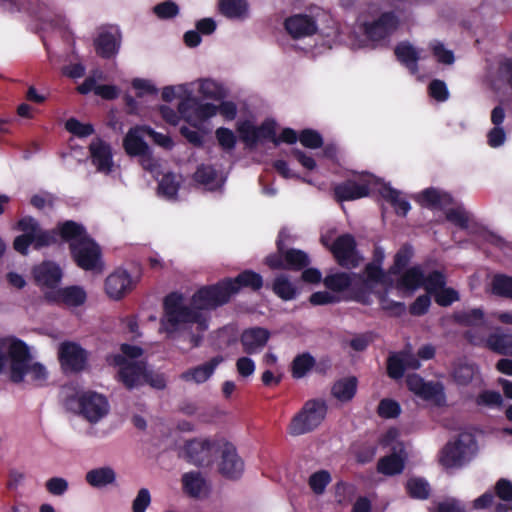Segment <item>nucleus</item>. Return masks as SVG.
<instances>
[{"label": "nucleus", "mask_w": 512, "mask_h": 512, "mask_svg": "<svg viewBox=\"0 0 512 512\" xmlns=\"http://www.w3.org/2000/svg\"><path fill=\"white\" fill-rule=\"evenodd\" d=\"M263 286V278L259 273L245 270L235 278H225L214 285L199 289L187 305L181 294L171 293L164 299V316L161 319V330L169 336L187 332L193 347L200 345L203 332L208 328L207 318L202 310H212L228 303L242 287L258 291Z\"/></svg>", "instance_id": "f257e3e1"}, {"label": "nucleus", "mask_w": 512, "mask_h": 512, "mask_svg": "<svg viewBox=\"0 0 512 512\" xmlns=\"http://www.w3.org/2000/svg\"><path fill=\"white\" fill-rule=\"evenodd\" d=\"M59 241H67L79 267L92 270L100 259L99 246L90 239L83 226H61L44 230L41 226H25L23 233L14 240V249L26 255L28 248L41 249Z\"/></svg>", "instance_id": "f03ea898"}, {"label": "nucleus", "mask_w": 512, "mask_h": 512, "mask_svg": "<svg viewBox=\"0 0 512 512\" xmlns=\"http://www.w3.org/2000/svg\"><path fill=\"white\" fill-rule=\"evenodd\" d=\"M122 355H116L114 362L120 367L118 372L120 380L128 388L132 389L144 383H148L155 389H164L166 381L163 375L147 371L144 360L139 359L143 355V349L129 344L121 345Z\"/></svg>", "instance_id": "7ed1b4c3"}, {"label": "nucleus", "mask_w": 512, "mask_h": 512, "mask_svg": "<svg viewBox=\"0 0 512 512\" xmlns=\"http://www.w3.org/2000/svg\"><path fill=\"white\" fill-rule=\"evenodd\" d=\"M8 367L13 382H21L25 375L34 381L46 379L47 372L40 363H33L28 347L17 339L0 340V372Z\"/></svg>", "instance_id": "20e7f679"}, {"label": "nucleus", "mask_w": 512, "mask_h": 512, "mask_svg": "<svg viewBox=\"0 0 512 512\" xmlns=\"http://www.w3.org/2000/svg\"><path fill=\"white\" fill-rule=\"evenodd\" d=\"M414 200L431 211H443L451 224H479L475 215L462 204H457L451 193L436 187H428L414 195Z\"/></svg>", "instance_id": "39448f33"}, {"label": "nucleus", "mask_w": 512, "mask_h": 512, "mask_svg": "<svg viewBox=\"0 0 512 512\" xmlns=\"http://www.w3.org/2000/svg\"><path fill=\"white\" fill-rule=\"evenodd\" d=\"M327 414V405L323 400L312 399L304 403L289 424V433L292 436H300L317 429L324 421Z\"/></svg>", "instance_id": "423d86ee"}, {"label": "nucleus", "mask_w": 512, "mask_h": 512, "mask_svg": "<svg viewBox=\"0 0 512 512\" xmlns=\"http://www.w3.org/2000/svg\"><path fill=\"white\" fill-rule=\"evenodd\" d=\"M475 453V441L471 434H460L454 443H448L442 450L440 463L445 468H456L470 460Z\"/></svg>", "instance_id": "0eeeda50"}, {"label": "nucleus", "mask_w": 512, "mask_h": 512, "mask_svg": "<svg viewBox=\"0 0 512 512\" xmlns=\"http://www.w3.org/2000/svg\"><path fill=\"white\" fill-rule=\"evenodd\" d=\"M321 241L330 249L335 260L341 267L352 269L359 266L361 263L362 258L356 250V242L351 235L345 234L339 236L332 245H329L324 237L321 238Z\"/></svg>", "instance_id": "6e6552de"}, {"label": "nucleus", "mask_w": 512, "mask_h": 512, "mask_svg": "<svg viewBox=\"0 0 512 512\" xmlns=\"http://www.w3.org/2000/svg\"><path fill=\"white\" fill-rule=\"evenodd\" d=\"M79 414L89 423L95 424L109 413V403L102 394L87 391L78 398Z\"/></svg>", "instance_id": "1a4fd4ad"}, {"label": "nucleus", "mask_w": 512, "mask_h": 512, "mask_svg": "<svg viewBox=\"0 0 512 512\" xmlns=\"http://www.w3.org/2000/svg\"><path fill=\"white\" fill-rule=\"evenodd\" d=\"M221 445L208 439L189 440L184 445L185 457L196 466H209Z\"/></svg>", "instance_id": "9d476101"}, {"label": "nucleus", "mask_w": 512, "mask_h": 512, "mask_svg": "<svg viewBox=\"0 0 512 512\" xmlns=\"http://www.w3.org/2000/svg\"><path fill=\"white\" fill-rule=\"evenodd\" d=\"M220 459L217 464V470L224 478L237 480L244 471V462L237 453L235 446L229 442H224L219 450Z\"/></svg>", "instance_id": "9b49d317"}, {"label": "nucleus", "mask_w": 512, "mask_h": 512, "mask_svg": "<svg viewBox=\"0 0 512 512\" xmlns=\"http://www.w3.org/2000/svg\"><path fill=\"white\" fill-rule=\"evenodd\" d=\"M399 19L393 11L383 12L376 20L364 23V34L371 41L388 38L398 28Z\"/></svg>", "instance_id": "f8f14e48"}, {"label": "nucleus", "mask_w": 512, "mask_h": 512, "mask_svg": "<svg viewBox=\"0 0 512 512\" xmlns=\"http://www.w3.org/2000/svg\"><path fill=\"white\" fill-rule=\"evenodd\" d=\"M333 198L338 203L346 201H354L370 194L369 182L360 177L359 180L346 179L340 183H337L332 188Z\"/></svg>", "instance_id": "ddd939ff"}, {"label": "nucleus", "mask_w": 512, "mask_h": 512, "mask_svg": "<svg viewBox=\"0 0 512 512\" xmlns=\"http://www.w3.org/2000/svg\"><path fill=\"white\" fill-rule=\"evenodd\" d=\"M47 301L62 304L67 307L82 306L87 300L86 290L79 285H71L57 290H49L44 293Z\"/></svg>", "instance_id": "4468645a"}, {"label": "nucleus", "mask_w": 512, "mask_h": 512, "mask_svg": "<svg viewBox=\"0 0 512 512\" xmlns=\"http://www.w3.org/2000/svg\"><path fill=\"white\" fill-rule=\"evenodd\" d=\"M284 27L293 39L310 37L318 31L316 20L307 14H295L286 18Z\"/></svg>", "instance_id": "2eb2a0df"}, {"label": "nucleus", "mask_w": 512, "mask_h": 512, "mask_svg": "<svg viewBox=\"0 0 512 512\" xmlns=\"http://www.w3.org/2000/svg\"><path fill=\"white\" fill-rule=\"evenodd\" d=\"M89 153L92 164L98 172L109 174L113 168V154L109 143L101 138H95L89 144Z\"/></svg>", "instance_id": "dca6fc26"}, {"label": "nucleus", "mask_w": 512, "mask_h": 512, "mask_svg": "<svg viewBox=\"0 0 512 512\" xmlns=\"http://www.w3.org/2000/svg\"><path fill=\"white\" fill-rule=\"evenodd\" d=\"M33 277L36 283L49 290H55L59 285L63 272L58 264L52 261H44L33 268Z\"/></svg>", "instance_id": "f3484780"}, {"label": "nucleus", "mask_w": 512, "mask_h": 512, "mask_svg": "<svg viewBox=\"0 0 512 512\" xmlns=\"http://www.w3.org/2000/svg\"><path fill=\"white\" fill-rule=\"evenodd\" d=\"M270 337L268 329L256 326L245 329L240 336V342L246 354H255L263 350Z\"/></svg>", "instance_id": "a211bd4d"}, {"label": "nucleus", "mask_w": 512, "mask_h": 512, "mask_svg": "<svg viewBox=\"0 0 512 512\" xmlns=\"http://www.w3.org/2000/svg\"><path fill=\"white\" fill-rule=\"evenodd\" d=\"M420 367L417 357L410 351L404 350L397 354H392L388 358L387 372L389 377L399 379L403 376L405 370H416Z\"/></svg>", "instance_id": "6ab92c4d"}, {"label": "nucleus", "mask_w": 512, "mask_h": 512, "mask_svg": "<svg viewBox=\"0 0 512 512\" xmlns=\"http://www.w3.org/2000/svg\"><path fill=\"white\" fill-rule=\"evenodd\" d=\"M133 288V282L129 273L125 270L118 269L110 274L105 281V291L107 295L118 300Z\"/></svg>", "instance_id": "aec40b11"}, {"label": "nucleus", "mask_w": 512, "mask_h": 512, "mask_svg": "<svg viewBox=\"0 0 512 512\" xmlns=\"http://www.w3.org/2000/svg\"><path fill=\"white\" fill-rule=\"evenodd\" d=\"M223 361V356H215L203 364L184 371L181 373L180 378L185 382H193L195 384L205 383Z\"/></svg>", "instance_id": "412c9836"}, {"label": "nucleus", "mask_w": 512, "mask_h": 512, "mask_svg": "<svg viewBox=\"0 0 512 512\" xmlns=\"http://www.w3.org/2000/svg\"><path fill=\"white\" fill-rule=\"evenodd\" d=\"M145 125H137L128 130L123 139V148L127 155L136 157L147 153L149 145L144 140Z\"/></svg>", "instance_id": "4be33fe9"}, {"label": "nucleus", "mask_w": 512, "mask_h": 512, "mask_svg": "<svg viewBox=\"0 0 512 512\" xmlns=\"http://www.w3.org/2000/svg\"><path fill=\"white\" fill-rule=\"evenodd\" d=\"M60 360L67 371H80L84 368L86 356L84 350L74 343L62 344L60 348Z\"/></svg>", "instance_id": "5701e85b"}, {"label": "nucleus", "mask_w": 512, "mask_h": 512, "mask_svg": "<svg viewBox=\"0 0 512 512\" xmlns=\"http://www.w3.org/2000/svg\"><path fill=\"white\" fill-rule=\"evenodd\" d=\"M121 35L118 30L103 31L99 33L94 41L95 50L98 56L110 59L118 53L120 48Z\"/></svg>", "instance_id": "b1692460"}, {"label": "nucleus", "mask_w": 512, "mask_h": 512, "mask_svg": "<svg viewBox=\"0 0 512 512\" xmlns=\"http://www.w3.org/2000/svg\"><path fill=\"white\" fill-rule=\"evenodd\" d=\"M390 455L382 457L378 462V471L385 475H395L402 472L406 454L401 443L393 446Z\"/></svg>", "instance_id": "393cba45"}, {"label": "nucleus", "mask_w": 512, "mask_h": 512, "mask_svg": "<svg viewBox=\"0 0 512 512\" xmlns=\"http://www.w3.org/2000/svg\"><path fill=\"white\" fill-rule=\"evenodd\" d=\"M381 197L393 208L398 216L405 217L411 209L409 201L402 196L401 191L384 185L379 191Z\"/></svg>", "instance_id": "a878e982"}, {"label": "nucleus", "mask_w": 512, "mask_h": 512, "mask_svg": "<svg viewBox=\"0 0 512 512\" xmlns=\"http://www.w3.org/2000/svg\"><path fill=\"white\" fill-rule=\"evenodd\" d=\"M394 54L397 60L404 65L411 74L418 72L420 56L416 48L409 42L403 41L396 45Z\"/></svg>", "instance_id": "bb28decb"}, {"label": "nucleus", "mask_w": 512, "mask_h": 512, "mask_svg": "<svg viewBox=\"0 0 512 512\" xmlns=\"http://www.w3.org/2000/svg\"><path fill=\"white\" fill-rule=\"evenodd\" d=\"M86 482L94 488H102L114 484L116 473L109 466L89 470L85 475Z\"/></svg>", "instance_id": "cd10ccee"}, {"label": "nucleus", "mask_w": 512, "mask_h": 512, "mask_svg": "<svg viewBox=\"0 0 512 512\" xmlns=\"http://www.w3.org/2000/svg\"><path fill=\"white\" fill-rule=\"evenodd\" d=\"M218 10L229 19H239L246 16L248 3L246 0H219Z\"/></svg>", "instance_id": "c85d7f7f"}, {"label": "nucleus", "mask_w": 512, "mask_h": 512, "mask_svg": "<svg viewBox=\"0 0 512 512\" xmlns=\"http://www.w3.org/2000/svg\"><path fill=\"white\" fill-rule=\"evenodd\" d=\"M356 388V377H346L336 381L332 386L331 392L332 395L339 401L347 402L354 397Z\"/></svg>", "instance_id": "c756f323"}, {"label": "nucleus", "mask_w": 512, "mask_h": 512, "mask_svg": "<svg viewBox=\"0 0 512 512\" xmlns=\"http://www.w3.org/2000/svg\"><path fill=\"white\" fill-rule=\"evenodd\" d=\"M487 347L501 355H508L512 347V335L495 332L488 336Z\"/></svg>", "instance_id": "7c9ffc66"}, {"label": "nucleus", "mask_w": 512, "mask_h": 512, "mask_svg": "<svg viewBox=\"0 0 512 512\" xmlns=\"http://www.w3.org/2000/svg\"><path fill=\"white\" fill-rule=\"evenodd\" d=\"M273 292L281 299L292 300L297 295V289L286 275H279L275 278L272 285Z\"/></svg>", "instance_id": "2f4dec72"}, {"label": "nucleus", "mask_w": 512, "mask_h": 512, "mask_svg": "<svg viewBox=\"0 0 512 512\" xmlns=\"http://www.w3.org/2000/svg\"><path fill=\"white\" fill-rule=\"evenodd\" d=\"M182 483L185 492L191 497H199L205 489V480L199 472L185 473Z\"/></svg>", "instance_id": "473e14b6"}, {"label": "nucleus", "mask_w": 512, "mask_h": 512, "mask_svg": "<svg viewBox=\"0 0 512 512\" xmlns=\"http://www.w3.org/2000/svg\"><path fill=\"white\" fill-rule=\"evenodd\" d=\"M424 282V273L419 266H414L406 270L400 280L399 286L414 291L422 286Z\"/></svg>", "instance_id": "72a5a7b5"}, {"label": "nucleus", "mask_w": 512, "mask_h": 512, "mask_svg": "<svg viewBox=\"0 0 512 512\" xmlns=\"http://www.w3.org/2000/svg\"><path fill=\"white\" fill-rule=\"evenodd\" d=\"M180 184L175 174L169 172L162 176L158 184V193L167 199L176 197Z\"/></svg>", "instance_id": "f704fd0d"}, {"label": "nucleus", "mask_w": 512, "mask_h": 512, "mask_svg": "<svg viewBox=\"0 0 512 512\" xmlns=\"http://www.w3.org/2000/svg\"><path fill=\"white\" fill-rule=\"evenodd\" d=\"M286 269L300 270L309 264L306 253L297 249H289L284 252Z\"/></svg>", "instance_id": "c9c22d12"}, {"label": "nucleus", "mask_w": 512, "mask_h": 512, "mask_svg": "<svg viewBox=\"0 0 512 512\" xmlns=\"http://www.w3.org/2000/svg\"><path fill=\"white\" fill-rule=\"evenodd\" d=\"M315 365V359L308 353L298 355L292 362V375L295 378L304 377Z\"/></svg>", "instance_id": "e433bc0d"}, {"label": "nucleus", "mask_w": 512, "mask_h": 512, "mask_svg": "<svg viewBox=\"0 0 512 512\" xmlns=\"http://www.w3.org/2000/svg\"><path fill=\"white\" fill-rule=\"evenodd\" d=\"M56 200L57 198L52 193L42 191L31 197L30 204L39 211L50 213L54 210Z\"/></svg>", "instance_id": "4c0bfd02"}, {"label": "nucleus", "mask_w": 512, "mask_h": 512, "mask_svg": "<svg viewBox=\"0 0 512 512\" xmlns=\"http://www.w3.org/2000/svg\"><path fill=\"white\" fill-rule=\"evenodd\" d=\"M477 368L474 364H458L453 371V378L459 385H468L476 376Z\"/></svg>", "instance_id": "58836bf2"}, {"label": "nucleus", "mask_w": 512, "mask_h": 512, "mask_svg": "<svg viewBox=\"0 0 512 512\" xmlns=\"http://www.w3.org/2000/svg\"><path fill=\"white\" fill-rule=\"evenodd\" d=\"M189 107L193 109L194 114L200 120H207L215 116L218 112V106L213 103H201L197 98L189 99Z\"/></svg>", "instance_id": "ea45409f"}, {"label": "nucleus", "mask_w": 512, "mask_h": 512, "mask_svg": "<svg viewBox=\"0 0 512 512\" xmlns=\"http://www.w3.org/2000/svg\"><path fill=\"white\" fill-rule=\"evenodd\" d=\"M65 129L78 138H85L94 134V126L90 123H82L71 117L65 122Z\"/></svg>", "instance_id": "a19ab883"}, {"label": "nucleus", "mask_w": 512, "mask_h": 512, "mask_svg": "<svg viewBox=\"0 0 512 512\" xmlns=\"http://www.w3.org/2000/svg\"><path fill=\"white\" fill-rule=\"evenodd\" d=\"M491 286L494 294L512 299V277L501 274L495 275Z\"/></svg>", "instance_id": "79ce46f5"}, {"label": "nucleus", "mask_w": 512, "mask_h": 512, "mask_svg": "<svg viewBox=\"0 0 512 512\" xmlns=\"http://www.w3.org/2000/svg\"><path fill=\"white\" fill-rule=\"evenodd\" d=\"M351 283V275L344 272L328 275L324 279L325 286L337 292L347 289L351 285Z\"/></svg>", "instance_id": "37998d69"}, {"label": "nucleus", "mask_w": 512, "mask_h": 512, "mask_svg": "<svg viewBox=\"0 0 512 512\" xmlns=\"http://www.w3.org/2000/svg\"><path fill=\"white\" fill-rule=\"evenodd\" d=\"M418 396L436 404H441L445 399L442 384L433 382H425Z\"/></svg>", "instance_id": "c03bdc74"}, {"label": "nucleus", "mask_w": 512, "mask_h": 512, "mask_svg": "<svg viewBox=\"0 0 512 512\" xmlns=\"http://www.w3.org/2000/svg\"><path fill=\"white\" fill-rule=\"evenodd\" d=\"M456 321L465 326H480L484 322V313L481 309H472L455 314Z\"/></svg>", "instance_id": "a18cd8bd"}, {"label": "nucleus", "mask_w": 512, "mask_h": 512, "mask_svg": "<svg viewBox=\"0 0 512 512\" xmlns=\"http://www.w3.org/2000/svg\"><path fill=\"white\" fill-rule=\"evenodd\" d=\"M237 131L239 132L241 140L244 142L246 147L254 148L257 146V134L255 125L250 121L245 120L238 124Z\"/></svg>", "instance_id": "49530a36"}, {"label": "nucleus", "mask_w": 512, "mask_h": 512, "mask_svg": "<svg viewBox=\"0 0 512 512\" xmlns=\"http://www.w3.org/2000/svg\"><path fill=\"white\" fill-rule=\"evenodd\" d=\"M300 143L309 149H318L323 145V137L322 135L310 128L303 129L299 134Z\"/></svg>", "instance_id": "de8ad7c7"}, {"label": "nucleus", "mask_w": 512, "mask_h": 512, "mask_svg": "<svg viewBox=\"0 0 512 512\" xmlns=\"http://www.w3.org/2000/svg\"><path fill=\"white\" fill-rule=\"evenodd\" d=\"M257 134V144L264 140L274 144L276 133V122L274 119H265L259 126H255Z\"/></svg>", "instance_id": "09e8293b"}, {"label": "nucleus", "mask_w": 512, "mask_h": 512, "mask_svg": "<svg viewBox=\"0 0 512 512\" xmlns=\"http://www.w3.org/2000/svg\"><path fill=\"white\" fill-rule=\"evenodd\" d=\"M193 178L199 184L209 185L215 182L217 171L212 165L201 164L197 167Z\"/></svg>", "instance_id": "8fccbe9b"}, {"label": "nucleus", "mask_w": 512, "mask_h": 512, "mask_svg": "<svg viewBox=\"0 0 512 512\" xmlns=\"http://www.w3.org/2000/svg\"><path fill=\"white\" fill-rule=\"evenodd\" d=\"M413 256V249L409 245H404L395 255L394 264L390 268L392 274H398L405 268Z\"/></svg>", "instance_id": "3c124183"}, {"label": "nucleus", "mask_w": 512, "mask_h": 512, "mask_svg": "<svg viewBox=\"0 0 512 512\" xmlns=\"http://www.w3.org/2000/svg\"><path fill=\"white\" fill-rule=\"evenodd\" d=\"M216 139L220 147L225 151H231L236 146V136L232 130L220 127L215 131Z\"/></svg>", "instance_id": "603ef678"}, {"label": "nucleus", "mask_w": 512, "mask_h": 512, "mask_svg": "<svg viewBox=\"0 0 512 512\" xmlns=\"http://www.w3.org/2000/svg\"><path fill=\"white\" fill-rule=\"evenodd\" d=\"M407 489L410 496L413 498L425 499L429 496V485L423 479H410L407 482Z\"/></svg>", "instance_id": "864d4df0"}, {"label": "nucleus", "mask_w": 512, "mask_h": 512, "mask_svg": "<svg viewBox=\"0 0 512 512\" xmlns=\"http://www.w3.org/2000/svg\"><path fill=\"white\" fill-rule=\"evenodd\" d=\"M428 94L438 102H445L449 98L447 85L440 79H434L429 83Z\"/></svg>", "instance_id": "5fc2aeb1"}, {"label": "nucleus", "mask_w": 512, "mask_h": 512, "mask_svg": "<svg viewBox=\"0 0 512 512\" xmlns=\"http://www.w3.org/2000/svg\"><path fill=\"white\" fill-rule=\"evenodd\" d=\"M446 284L445 276L439 271H433L427 277L424 276L423 286L429 292L435 294Z\"/></svg>", "instance_id": "6e6d98bb"}, {"label": "nucleus", "mask_w": 512, "mask_h": 512, "mask_svg": "<svg viewBox=\"0 0 512 512\" xmlns=\"http://www.w3.org/2000/svg\"><path fill=\"white\" fill-rule=\"evenodd\" d=\"M154 13L159 19H171L178 15L179 7L173 1H164L154 6Z\"/></svg>", "instance_id": "4d7b16f0"}, {"label": "nucleus", "mask_w": 512, "mask_h": 512, "mask_svg": "<svg viewBox=\"0 0 512 512\" xmlns=\"http://www.w3.org/2000/svg\"><path fill=\"white\" fill-rule=\"evenodd\" d=\"M330 480V474L325 470H321L310 476L309 486L314 493L322 494Z\"/></svg>", "instance_id": "13d9d810"}, {"label": "nucleus", "mask_w": 512, "mask_h": 512, "mask_svg": "<svg viewBox=\"0 0 512 512\" xmlns=\"http://www.w3.org/2000/svg\"><path fill=\"white\" fill-rule=\"evenodd\" d=\"M363 275V282L365 286L370 287L371 283L380 282L384 274L380 265L376 264L375 262H371L365 267Z\"/></svg>", "instance_id": "bf43d9fd"}, {"label": "nucleus", "mask_w": 512, "mask_h": 512, "mask_svg": "<svg viewBox=\"0 0 512 512\" xmlns=\"http://www.w3.org/2000/svg\"><path fill=\"white\" fill-rule=\"evenodd\" d=\"M68 481L62 477H52L45 483L46 490L54 496H62L68 490Z\"/></svg>", "instance_id": "052dcab7"}, {"label": "nucleus", "mask_w": 512, "mask_h": 512, "mask_svg": "<svg viewBox=\"0 0 512 512\" xmlns=\"http://www.w3.org/2000/svg\"><path fill=\"white\" fill-rule=\"evenodd\" d=\"M145 134L148 135L155 144L166 150H171L174 147V142L170 136L157 132L150 126L145 125Z\"/></svg>", "instance_id": "680f3d73"}, {"label": "nucleus", "mask_w": 512, "mask_h": 512, "mask_svg": "<svg viewBox=\"0 0 512 512\" xmlns=\"http://www.w3.org/2000/svg\"><path fill=\"white\" fill-rule=\"evenodd\" d=\"M378 414L384 418H394L400 414L399 404L390 399H383L378 405Z\"/></svg>", "instance_id": "e2e57ef3"}, {"label": "nucleus", "mask_w": 512, "mask_h": 512, "mask_svg": "<svg viewBox=\"0 0 512 512\" xmlns=\"http://www.w3.org/2000/svg\"><path fill=\"white\" fill-rule=\"evenodd\" d=\"M434 57L439 63L451 65L455 58L451 50H447L440 42H436L431 47Z\"/></svg>", "instance_id": "0e129e2a"}, {"label": "nucleus", "mask_w": 512, "mask_h": 512, "mask_svg": "<svg viewBox=\"0 0 512 512\" xmlns=\"http://www.w3.org/2000/svg\"><path fill=\"white\" fill-rule=\"evenodd\" d=\"M457 300H459V294L453 288L443 287L442 289H440L439 291H437L435 293V301L440 306H444V307L449 306Z\"/></svg>", "instance_id": "69168bd1"}, {"label": "nucleus", "mask_w": 512, "mask_h": 512, "mask_svg": "<svg viewBox=\"0 0 512 512\" xmlns=\"http://www.w3.org/2000/svg\"><path fill=\"white\" fill-rule=\"evenodd\" d=\"M151 503L150 492L146 488H142L138 491L136 498L132 502L133 512H145L146 508Z\"/></svg>", "instance_id": "338daca9"}, {"label": "nucleus", "mask_w": 512, "mask_h": 512, "mask_svg": "<svg viewBox=\"0 0 512 512\" xmlns=\"http://www.w3.org/2000/svg\"><path fill=\"white\" fill-rule=\"evenodd\" d=\"M495 493L502 501H512V482L505 478L498 480L495 484Z\"/></svg>", "instance_id": "774afa93"}]
</instances>
